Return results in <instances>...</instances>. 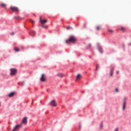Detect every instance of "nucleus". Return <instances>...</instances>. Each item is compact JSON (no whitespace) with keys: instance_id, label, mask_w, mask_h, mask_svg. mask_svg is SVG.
<instances>
[{"instance_id":"nucleus-30","label":"nucleus","mask_w":131,"mask_h":131,"mask_svg":"<svg viewBox=\"0 0 131 131\" xmlns=\"http://www.w3.org/2000/svg\"><path fill=\"white\" fill-rule=\"evenodd\" d=\"M11 35H14V33H11Z\"/></svg>"},{"instance_id":"nucleus-29","label":"nucleus","mask_w":131,"mask_h":131,"mask_svg":"<svg viewBox=\"0 0 131 131\" xmlns=\"http://www.w3.org/2000/svg\"><path fill=\"white\" fill-rule=\"evenodd\" d=\"M116 92H118V89H116Z\"/></svg>"},{"instance_id":"nucleus-3","label":"nucleus","mask_w":131,"mask_h":131,"mask_svg":"<svg viewBox=\"0 0 131 131\" xmlns=\"http://www.w3.org/2000/svg\"><path fill=\"white\" fill-rule=\"evenodd\" d=\"M10 71V75H15V74H16L17 73V70L15 69H11Z\"/></svg>"},{"instance_id":"nucleus-7","label":"nucleus","mask_w":131,"mask_h":131,"mask_svg":"<svg viewBox=\"0 0 131 131\" xmlns=\"http://www.w3.org/2000/svg\"><path fill=\"white\" fill-rule=\"evenodd\" d=\"M39 20L41 24H45V23H47L48 22V21H47L46 19H41V17H40Z\"/></svg>"},{"instance_id":"nucleus-4","label":"nucleus","mask_w":131,"mask_h":131,"mask_svg":"<svg viewBox=\"0 0 131 131\" xmlns=\"http://www.w3.org/2000/svg\"><path fill=\"white\" fill-rule=\"evenodd\" d=\"M25 124V125H26L27 124V117H25L21 121V125Z\"/></svg>"},{"instance_id":"nucleus-9","label":"nucleus","mask_w":131,"mask_h":131,"mask_svg":"<svg viewBox=\"0 0 131 131\" xmlns=\"http://www.w3.org/2000/svg\"><path fill=\"white\" fill-rule=\"evenodd\" d=\"M15 96V92H11L10 94H9L8 97L9 98H12V97H14Z\"/></svg>"},{"instance_id":"nucleus-14","label":"nucleus","mask_w":131,"mask_h":131,"mask_svg":"<svg viewBox=\"0 0 131 131\" xmlns=\"http://www.w3.org/2000/svg\"><path fill=\"white\" fill-rule=\"evenodd\" d=\"M14 50L15 51V52H19L20 51V49L17 48H15Z\"/></svg>"},{"instance_id":"nucleus-32","label":"nucleus","mask_w":131,"mask_h":131,"mask_svg":"<svg viewBox=\"0 0 131 131\" xmlns=\"http://www.w3.org/2000/svg\"><path fill=\"white\" fill-rule=\"evenodd\" d=\"M67 29H70V27H68Z\"/></svg>"},{"instance_id":"nucleus-8","label":"nucleus","mask_w":131,"mask_h":131,"mask_svg":"<svg viewBox=\"0 0 131 131\" xmlns=\"http://www.w3.org/2000/svg\"><path fill=\"white\" fill-rule=\"evenodd\" d=\"M11 9L13 12H18L19 11V9L17 7H11Z\"/></svg>"},{"instance_id":"nucleus-24","label":"nucleus","mask_w":131,"mask_h":131,"mask_svg":"<svg viewBox=\"0 0 131 131\" xmlns=\"http://www.w3.org/2000/svg\"><path fill=\"white\" fill-rule=\"evenodd\" d=\"M16 19H17V20H19V19H20V17L19 16L17 17H15Z\"/></svg>"},{"instance_id":"nucleus-17","label":"nucleus","mask_w":131,"mask_h":131,"mask_svg":"<svg viewBox=\"0 0 131 131\" xmlns=\"http://www.w3.org/2000/svg\"><path fill=\"white\" fill-rule=\"evenodd\" d=\"M41 27H42V28H47V26H45V25H42L41 26Z\"/></svg>"},{"instance_id":"nucleus-33","label":"nucleus","mask_w":131,"mask_h":131,"mask_svg":"<svg viewBox=\"0 0 131 131\" xmlns=\"http://www.w3.org/2000/svg\"><path fill=\"white\" fill-rule=\"evenodd\" d=\"M129 46H131V43L128 44Z\"/></svg>"},{"instance_id":"nucleus-15","label":"nucleus","mask_w":131,"mask_h":131,"mask_svg":"<svg viewBox=\"0 0 131 131\" xmlns=\"http://www.w3.org/2000/svg\"><path fill=\"white\" fill-rule=\"evenodd\" d=\"M58 76H59V77H63V74H58Z\"/></svg>"},{"instance_id":"nucleus-21","label":"nucleus","mask_w":131,"mask_h":131,"mask_svg":"<svg viewBox=\"0 0 131 131\" xmlns=\"http://www.w3.org/2000/svg\"><path fill=\"white\" fill-rule=\"evenodd\" d=\"M1 6H2V7H6V5H5V4H1Z\"/></svg>"},{"instance_id":"nucleus-25","label":"nucleus","mask_w":131,"mask_h":131,"mask_svg":"<svg viewBox=\"0 0 131 131\" xmlns=\"http://www.w3.org/2000/svg\"><path fill=\"white\" fill-rule=\"evenodd\" d=\"M99 65H97L96 66V70H98V68H99Z\"/></svg>"},{"instance_id":"nucleus-28","label":"nucleus","mask_w":131,"mask_h":131,"mask_svg":"<svg viewBox=\"0 0 131 131\" xmlns=\"http://www.w3.org/2000/svg\"><path fill=\"white\" fill-rule=\"evenodd\" d=\"M119 74V71H117V74Z\"/></svg>"},{"instance_id":"nucleus-27","label":"nucleus","mask_w":131,"mask_h":131,"mask_svg":"<svg viewBox=\"0 0 131 131\" xmlns=\"http://www.w3.org/2000/svg\"><path fill=\"white\" fill-rule=\"evenodd\" d=\"M91 46H92V45L89 44V45H88V48H91Z\"/></svg>"},{"instance_id":"nucleus-16","label":"nucleus","mask_w":131,"mask_h":131,"mask_svg":"<svg viewBox=\"0 0 131 131\" xmlns=\"http://www.w3.org/2000/svg\"><path fill=\"white\" fill-rule=\"evenodd\" d=\"M121 30H122V31H124V30H125V28H124V27H121Z\"/></svg>"},{"instance_id":"nucleus-5","label":"nucleus","mask_w":131,"mask_h":131,"mask_svg":"<svg viewBox=\"0 0 131 131\" xmlns=\"http://www.w3.org/2000/svg\"><path fill=\"white\" fill-rule=\"evenodd\" d=\"M97 46L98 49L99 53H103V49H102V46L100 45V43H97Z\"/></svg>"},{"instance_id":"nucleus-18","label":"nucleus","mask_w":131,"mask_h":131,"mask_svg":"<svg viewBox=\"0 0 131 131\" xmlns=\"http://www.w3.org/2000/svg\"><path fill=\"white\" fill-rule=\"evenodd\" d=\"M100 127H101V128H103V123H101V124H100Z\"/></svg>"},{"instance_id":"nucleus-12","label":"nucleus","mask_w":131,"mask_h":131,"mask_svg":"<svg viewBox=\"0 0 131 131\" xmlns=\"http://www.w3.org/2000/svg\"><path fill=\"white\" fill-rule=\"evenodd\" d=\"M30 35H32V36H34L35 35V32L32 31L31 33H29Z\"/></svg>"},{"instance_id":"nucleus-13","label":"nucleus","mask_w":131,"mask_h":131,"mask_svg":"<svg viewBox=\"0 0 131 131\" xmlns=\"http://www.w3.org/2000/svg\"><path fill=\"white\" fill-rule=\"evenodd\" d=\"M81 76L80 75V74H78L77 75V77H76V80H78L80 78H81Z\"/></svg>"},{"instance_id":"nucleus-31","label":"nucleus","mask_w":131,"mask_h":131,"mask_svg":"<svg viewBox=\"0 0 131 131\" xmlns=\"http://www.w3.org/2000/svg\"><path fill=\"white\" fill-rule=\"evenodd\" d=\"M81 126H80V125H79V129H80Z\"/></svg>"},{"instance_id":"nucleus-6","label":"nucleus","mask_w":131,"mask_h":131,"mask_svg":"<svg viewBox=\"0 0 131 131\" xmlns=\"http://www.w3.org/2000/svg\"><path fill=\"white\" fill-rule=\"evenodd\" d=\"M50 105L51 106H53V107H56V106H57V104H56L55 100H52V101H51Z\"/></svg>"},{"instance_id":"nucleus-2","label":"nucleus","mask_w":131,"mask_h":131,"mask_svg":"<svg viewBox=\"0 0 131 131\" xmlns=\"http://www.w3.org/2000/svg\"><path fill=\"white\" fill-rule=\"evenodd\" d=\"M126 100H127V97H125L123 100V110H125V105H126Z\"/></svg>"},{"instance_id":"nucleus-10","label":"nucleus","mask_w":131,"mask_h":131,"mask_svg":"<svg viewBox=\"0 0 131 131\" xmlns=\"http://www.w3.org/2000/svg\"><path fill=\"white\" fill-rule=\"evenodd\" d=\"M44 76H45V75L42 74V77L40 78L41 81H45V80H46V78H45Z\"/></svg>"},{"instance_id":"nucleus-22","label":"nucleus","mask_w":131,"mask_h":131,"mask_svg":"<svg viewBox=\"0 0 131 131\" xmlns=\"http://www.w3.org/2000/svg\"><path fill=\"white\" fill-rule=\"evenodd\" d=\"M118 130H119V128H116L114 130V131H118Z\"/></svg>"},{"instance_id":"nucleus-19","label":"nucleus","mask_w":131,"mask_h":131,"mask_svg":"<svg viewBox=\"0 0 131 131\" xmlns=\"http://www.w3.org/2000/svg\"><path fill=\"white\" fill-rule=\"evenodd\" d=\"M30 22H31L33 24L34 23V20H33L32 19H30Z\"/></svg>"},{"instance_id":"nucleus-23","label":"nucleus","mask_w":131,"mask_h":131,"mask_svg":"<svg viewBox=\"0 0 131 131\" xmlns=\"http://www.w3.org/2000/svg\"><path fill=\"white\" fill-rule=\"evenodd\" d=\"M99 29H100V26H97V30H99Z\"/></svg>"},{"instance_id":"nucleus-11","label":"nucleus","mask_w":131,"mask_h":131,"mask_svg":"<svg viewBox=\"0 0 131 131\" xmlns=\"http://www.w3.org/2000/svg\"><path fill=\"white\" fill-rule=\"evenodd\" d=\"M113 70H114V69H113V68H112L111 69V71H110V76H112L113 75Z\"/></svg>"},{"instance_id":"nucleus-34","label":"nucleus","mask_w":131,"mask_h":131,"mask_svg":"<svg viewBox=\"0 0 131 131\" xmlns=\"http://www.w3.org/2000/svg\"><path fill=\"white\" fill-rule=\"evenodd\" d=\"M0 107H1V103H0Z\"/></svg>"},{"instance_id":"nucleus-1","label":"nucleus","mask_w":131,"mask_h":131,"mask_svg":"<svg viewBox=\"0 0 131 131\" xmlns=\"http://www.w3.org/2000/svg\"><path fill=\"white\" fill-rule=\"evenodd\" d=\"M75 41H76V39H75V38H74V37L72 36L69 40H67L66 41V42L67 43H68L69 42H73V43H74Z\"/></svg>"},{"instance_id":"nucleus-26","label":"nucleus","mask_w":131,"mask_h":131,"mask_svg":"<svg viewBox=\"0 0 131 131\" xmlns=\"http://www.w3.org/2000/svg\"><path fill=\"white\" fill-rule=\"evenodd\" d=\"M108 32L112 33V32H113V31H112V30H108Z\"/></svg>"},{"instance_id":"nucleus-20","label":"nucleus","mask_w":131,"mask_h":131,"mask_svg":"<svg viewBox=\"0 0 131 131\" xmlns=\"http://www.w3.org/2000/svg\"><path fill=\"white\" fill-rule=\"evenodd\" d=\"M24 83H25V82L24 81H23L21 84H20V85H24Z\"/></svg>"}]
</instances>
